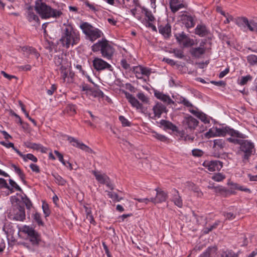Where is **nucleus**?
<instances>
[{
  "label": "nucleus",
  "mask_w": 257,
  "mask_h": 257,
  "mask_svg": "<svg viewBox=\"0 0 257 257\" xmlns=\"http://www.w3.org/2000/svg\"><path fill=\"white\" fill-rule=\"evenodd\" d=\"M124 94L125 97L133 107H136L137 109L143 108V105L132 94L126 91H124Z\"/></svg>",
  "instance_id": "obj_18"
},
{
  "label": "nucleus",
  "mask_w": 257,
  "mask_h": 257,
  "mask_svg": "<svg viewBox=\"0 0 257 257\" xmlns=\"http://www.w3.org/2000/svg\"><path fill=\"white\" fill-rule=\"evenodd\" d=\"M160 123L167 129L171 130L174 132H178L177 127L169 121L161 120Z\"/></svg>",
  "instance_id": "obj_30"
},
{
  "label": "nucleus",
  "mask_w": 257,
  "mask_h": 257,
  "mask_svg": "<svg viewBox=\"0 0 257 257\" xmlns=\"http://www.w3.org/2000/svg\"><path fill=\"white\" fill-rule=\"evenodd\" d=\"M9 182L12 188H15L17 190L19 191H22L19 186L13 180L10 179Z\"/></svg>",
  "instance_id": "obj_59"
},
{
  "label": "nucleus",
  "mask_w": 257,
  "mask_h": 257,
  "mask_svg": "<svg viewBox=\"0 0 257 257\" xmlns=\"http://www.w3.org/2000/svg\"><path fill=\"white\" fill-rule=\"evenodd\" d=\"M89 95L94 97L103 98L104 97V94L102 91L98 89H93L92 88Z\"/></svg>",
  "instance_id": "obj_34"
},
{
  "label": "nucleus",
  "mask_w": 257,
  "mask_h": 257,
  "mask_svg": "<svg viewBox=\"0 0 257 257\" xmlns=\"http://www.w3.org/2000/svg\"><path fill=\"white\" fill-rule=\"evenodd\" d=\"M33 218L39 226L44 225V222L42 220L41 216L40 213L38 212L35 213L33 214Z\"/></svg>",
  "instance_id": "obj_41"
},
{
  "label": "nucleus",
  "mask_w": 257,
  "mask_h": 257,
  "mask_svg": "<svg viewBox=\"0 0 257 257\" xmlns=\"http://www.w3.org/2000/svg\"><path fill=\"white\" fill-rule=\"evenodd\" d=\"M68 140L70 143H72V145L74 147L78 148L81 150L85 151L88 153H92L93 151L91 149H90L89 147L85 145L82 142H79L77 140L75 139L74 138L70 137L68 139Z\"/></svg>",
  "instance_id": "obj_17"
},
{
  "label": "nucleus",
  "mask_w": 257,
  "mask_h": 257,
  "mask_svg": "<svg viewBox=\"0 0 257 257\" xmlns=\"http://www.w3.org/2000/svg\"><path fill=\"white\" fill-rule=\"evenodd\" d=\"M21 245H22L24 247H25L29 249L30 251H34L35 250V248L34 247V246L32 245V244H30L27 242H22L21 243Z\"/></svg>",
  "instance_id": "obj_54"
},
{
  "label": "nucleus",
  "mask_w": 257,
  "mask_h": 257,
  "mask_svg": "<svg viewBox=\"0 0 257 257\" xmlns=\"http://www.w3.org/2000/svg\"><path fill=\"white\" fill-rule=\"evenodd\" d=\"M153 110L155 117L159 118L163 112H166V107L161 103L158 102L153 107Z\"/></svg>",
  "instance_id": "obj_22"
},
{
  "label": "nucleus",
  "mask_w": 257,
  "mask_h": 257,
  "mask_svg": "<svg viewBox=\"0 0 257 257\" xmlns=\"http://www.w3.org/2000/svg\"><path fill=\"white\" fill-rule=\"evenodd\" d=\"M152 136L154 138H155L162 142H166L167 140V137H166V136H165L163 135L158 134L156 132H152Z\"/></svg>",
  "instance_id": "obj_42"
},
{
  "label": "nucleus",
  "mask_w": 257,
  "mask_h": 257,
  "mask_svg": "<svg viewBox=\"0 0 257 257\" xmlns=\"http://www.w3.org/2000/svg\"><path fill=\"white\" fill-rule=\"evenodd\" d=\"M237 138H229L227 139L228 141L229 142L232 143L234 144H237L239 145L240 146L242 144V142L244 141V140H241L240 139L241 138H239L236 137Z\"/></svg>",
  "instance_id": "obj_44"
},
{
  "label": "nucleus",
  "mask_w": 257,
  "mask_h": 257,
  "mask_svg": "<svg viewBox=\"0 0 257 257\" xmlns=\"http://www.w3.org/2000/svg\"><path fill=\"white\" fill-rule=\"evenodd\" d=\"M213 142V148L217 150L222 149L225 146V142L223 139H215Z\"/></svg>",
  "instance_id": "obj_32"
},
{
  "label": "nucleus",
  "mask_w": 257,
  "mask_h": 257,
  "mask_svg": "<svg viewBox=\"0 0 257 257\" xmlns=\"http://www.w3.org/2000/svg\"><path fill=\"white\" fill-rule=\"evenodd\" d=\"M239 154L241 155L242 161L246 162L250 157L255 153L254 145L253 143L245 140L239 147Z\"/></svg>",
  "instance_id": "obj_5"
},
{
  "label": "nucleus",
  "mask_w": 257,
  "mask_h": 257,
  "mask_svg": "<svg viewBox=\"0 0 257 257\" xmlns=\"http://www.w3.org/2000/svg\"><path fill=\"white\" fill-rule=\"evenodd\" d=\"M195 137L192 136L185 135L184 132H179V140L180 141H184L188 143H192L194 141Z\"/></svg>",
  "instance_id": "obj_28"
},
{
  "label": "nucleus",
  "mask_w": 257,
  "mask_h": 257,
  "mask_svg": "<svg viewBox=\"0 0 257 257\" xmlns=\"http://www.w3.org/2000/svg\"><path fill=\"white\" fill-rule=\"evenodd\" d=\"M42 209L46 217L50 215V211L47 204L43 203L42 205Z\"/></svg>",
  "instance_id": "obj_55"
},
{
  "label": "nucleus",
  "mask_w": 257,
  "mask_h": 257,
  "mask_svg": "<svg viewBox=\"0 0 257 257\" xmlns=\"http://www.w3.org/2000/svg\"><path fill=\"white\" fill-rule=\"evenodd\" d=\"M24 145L28 148L32 149L36 151H40L42 153H46L47 149L40 144L33 143L30 142H26Z\"/></svg>",
  "instance_id": "obj_21"
},
{
  "label": "nucleus",
  "mask_w": 257,
  "mask_h": 257,
  "mask_svg": "<svg viewBox=\"0 0 257 257\" xmlns=\"http://www.w3.org/2000/svg\"><path fill=\"white\" fill-rule=\"evenodd\" d=\"M202 165L210 172L219 171L223 167V163L218 160H207Z\"/></svg>",
  "instance_id": "obj_12"
},
{
  "label": "nucleus",
  "mask_w": 257,
  "mask_h": 257,
  "mask_svg": "<svg viewBox=\"0 0 257 257\" xmlns=\"http://www.w3.org/2000/svg\"><path fill=\"white\" fill-rule=\"evenodd\" d=\"M235 23L239 27H247L251 31H257V23L254 20L248 21L245 17H240L236 20Z\"/></svg>",
  "instance_id": "obj_10"
},
{
  "label": "nucleus",
  "mask_w": 257,
  "mask_h": 257,
  "mask_svg": "<svg viewBox=\"0 0 257 257\" xmlns=\"http://www.w3.org/2000/svg\"><path fill=\"white\" fill-rule=\"evenodd\" d=\"M192 153L195 157H201L203 155V152L200 149H194L192 151Z\"/></svg>",
  "instance_id": "obj_57"
},
{
  "label": "nucleus",
  "mask_w": 257,
  "mask_h": 257,
  "mask_svg": "<svg viewBox=\"0 0 257 257\" xmlns=\"http://www.w3.org/2000/svg\"><path fill=\"white\" fill-rule=\"evenodd\" d=\"M107 195L110 198L117 201H119L121 199V198H119L118 195L114 192L107 191Z\"/></svg>",
  "instance_id": "obj_51"
},
{
  "label": "nucleus",
  "mask_w": 257,
  "mask_h": 257,
  "mask_svg": "<svg viewBox=\"0 0 257 257\" xmlns=\"http://www.w3.org/2000/svg\"><path fill=\"white\" fill-rule=\"evenodd\" d=\"M252 77L249 75L243 76L241 77L240 79L239 80L238 84L241 85H244L246 84L248 81H250Z\"/></svg>",
  "instance_id": "obj_43"
},
{
  "label": "nucleus",
  "mask_w": 257,
  "mask_h": 257,
  "mask_svg": "<svg viewBox=\"0 0 257 257\" xmlns=\"http://www.w3.org/2000/svg\"><path fill=\"white\" fill-rule=\"evenodd\" d=\"M56 86L55 84H53L51 85L50 89L47 90V93L49 95H52L53 94L54 91L56 90Z\"/></svg>",
  "instance_id": "obj_61"
},
{
  "label": "nucleus",
  "mask_w": 257,
  "mask_h": 257,
  "mask_svg": "<svg viewBox=\"0 0 257 257\" xmlns=\"http://www.w3.org/2000/svg\"><path fill=\"white\" fill-rule=\"evenodd\" d=\"M183 21L187 28H192L194 26L193 19L191 16H184L183 17Z\"/></svg>",
  "instance_id": "obj_31"
},
{
  "label": "nucleus",
  "mask_w": 257,
  "mask_h": 257,
  "mask_svg": "<svg viewBox=\"0 0 257 257\" xmlns=\"http://www.w3.org/2000/svg\"><path fill=\"white\" fill-rule=\"evenodd\" d=\"M30 167L33 172H35L36 173H39L40 172V169H39V166L36 164H31L30 165Z\"/></svg>",
  "instance_id": "obj_64"
},
{
  "label": "nucleus",
  "mask_w": 257,
  "mask_h": 257,
  "mask_svg": "<svg viewBox=\"0 0 257 257\" xmlns=\"http://www.w3.org/2000/svg\"><path fill=\"white\" fill-rule=\"evenodd\" d=\"M54 62L57 66H60L61 75L63 80L65 81L69 71V63L65 60H64L62 57L60 55H57L55 57Z\"/></svg>",
  "instance_id": "obj_8"
},
{
  "label": "nucleus",
  "mask_w": 257,
  "mask_h": 257,
  "mask_svg": "<svg viewBox=\"0 0 257 257\" xmlns=\"http://www.w3.org/2000/svg\"><path fill=\"white\" fill-rule=\"evenodd\" d=\"M133 72L135 74L136 77L140 79L143 78L144 75L149 76L151 73L150 69L140 65L134 67Z\"/></svg>",
  "instance_id": "obj_14"
},
{
  "label": "nucleus",
  "mask_w": 257,
  "mask_h": 257,
  "mask_svg": "<svg viewBox=\"0 0 257 257\" xmlns=\"http://www.w3.org/2000/svg\"><path fill=\"white\" fill-rule=\"evenodd\" d=\"M142 13H144L145 16L148 19L149 21L153 22L154 21L155 18L151 11H149L145 7H142Z\"/></svg>",
  "instance_id": "obj_36"
},
{
  "label": "nucleus",
  "mask_w": 257,
  "mask_h": 257,
  "mask_svg": "<svg viewBox=\"0 0 257 257\" xmlns=\"http://www.w3.org/2000/svg\"><path fill=\"white\" fill-rule=\"evenodd\" d=\"M27 19L30 22L40 23L39 19L33 12V9L32 7L29 6L27 8Z\"/></svg>",
  "instance_id": "obj_23"
},
{
  "label": "nucleus",
  "mask_w": 257,
  "mask_h": 257,
  "mask_svg": "<svg viewBox=\"0 0 257 257\" xmlns=\"http://www.w3.org/2000/svg\"><path fill=\"white\" fill-rule=\"evenodd\" d=\"M248 62L251 65H254L257 63V56L255 55H249L247 57Z\"/></svg>",
  "instance_id": "obj_46"
},
{
  "label": "nucleus",
  "mask_w": 257,
  "mask_h": 257,
  "mask_svg": "<svg viewBox=\"0 0 257 257\" xmlns=\"http://www.w3.org/2000/svg\"><path fill=\"white\" fill-rule=\"evenodd\" d=\"M22 199L27 208L28 209H30L32 205L31 201L27 197H25V198H22Z\"/></svg>",
  "instance_id": "obj_60"
},
{
  "label": "nucleus",
  "mask_w": 257,
  "mask_h": 257,
  "mask_svg": "<svg viewBox=\"0 0 257 257\" xmlns=\"http://www.w3.org/2000/svg\"><path fill=\"white\" fill-rule=\"evenodd\" d=\"M174 37L177 42L180 44H182L184 47H191L194 45V40L190 38L184 32L175 33Z\"/></svg>",
  "instance_id": "obj_9"
},
{
  "label": "nucleus",
  "mask_w": 257,
  "mask_h": 257,
  "mask_svg": "<svg viewBox=\"0 0 257 257\" xmlns=\"http://www.w3.org/2000/svg\"><path fill=\"white\" fill-rule=\"evenodd\" d=\"M155 191H156V197H151V202L154 204H157L165 202L168 197L167 193L158 188H156Z\"/></svg>",
  "instance_id": "obj_15"
},
{
  "label": "nucleus",
  "mask_w": 257,
  "mask_h": 257,
  "mask_svg": "<svg viewBox=\"0 0 257 257\" xmlns=\"http://www.w3.org/2000/svg\"><path fill=\"white\" fill-rule=\"evenodd\" d=\"M9 219L16 221H23L26 218L25 208L21 206H16L9 213Z\"/></svg>",
  "instance_id": "obj_7"
},
{
  "label": "nucleus",
  "mask_w": 257,
  "mask_h": 257,
  "mask_svg": "<svg viewBox=\"0 0 257 257\" xmlns=\"http://www.w3.org/2000/svg\"><path fill=\"white\" fill-rule=\"evenodd\" d=\"M222 215L225 217V220H232L235 218L236 214L231 212H224Z\"/></svg>",
  "instance_id": "obj_50"
},
{
  "label": "nucleus",
  "mask_w": 257,
  "mask_h": 257,
  "mask_svg": "<svg viewBox=\"0 0 257 257\" xmlns=\"http://www.w3.org/2000/svg\"><path fill=\"white\" fill-rule=\"evenodd\" d=\"M205 136L208 139L218 137L216 132V127L209 129V131L205 134Z\"/></svg>",
  "instance_id": "obj_38"
},
{
  "label": "nucleus",
  "mask_w": 257,
  "mask_h": 257,
  "mask_svg": "<svg viewBox=\"0 0 257 257\" xmlns=\"http://www.w3.org/2000/svg\"><path fill=\"white\" fill-rule=\"evenodd\" d=\"M22 50L24 52L25 54L30 55L32 51H34V48L30 47H23Z\"/></svg>",
  "instance_id": "obj_52"
},
{
  "label": "nucleus",
  "mask_w": 257,
  "mask_h": 257,
  "mask_svg": "<svg viewBox=\"0 0 257 257\" xmlns=\"http://www.w3.org/2000/svg\"><path fill=\"white\" fill-rule=\"evenodd\" d=\"M216 246L208 247L207 249L200 255V257H212L216 254Z\"/></svg>",
  "instance_id": "obj_27"
},
{
  "label": "nucleus",
  "mask_w": 257,
  "mask_h": 257,
  "mask_svg": "<svg viewBox=\"0 0 257 257\" xmlns=\"http://www.w3.org/2000/svg\"><path fill=\"white\" fill-rule=\"evenodd\" d=\"M193 192L196 193V195L197 197H202L203 194L202 191L199 189V188L195 186L194 184H193V188L192 189Z\"/></svg>",
  "instance_id": "obj_53"
},
{
  "label": "nucleus",
  "mask_w": 257,
  "mask_h": 257,
  "mask_svg": "<svg viewBox=\"0 0 257 257\" xmlns=\"http://www.w3.org/2000/svg\"><path fill=\"white\" fill-rule=\"evenodd\" d=\"M52 176L55 179V182L58 184L59 185H65L66 181L63 179L61 176H60L58 174H53Z\"/></svg>",
  "instance_id": "obj_35"
},
{
  "label": "nucleus",
  "mask_w": 257,
  "mask_h": 257,
  "mask_svg": "<svg viewBox=\"0 0 257 257\" xmlns=\"http://www.w3.org/2000/svg\"><path fill=\"white\" fill-rule=\"evenodd\" d=\"M171 11L175 13L177 12L179 10L184 7V5L182 4H177L174 5H170Z\"/></svg>",
  "instance_id": "obj_47"
},
{
  "label": "nucleus",
  "mask_w": 257,
  "mask_h": 257,
  "mask_svg": "<svg viewBox=\"0 0 257 257\" xmlns=\"http://www.w3.org/2000/svg\"><path fill=\"white\" fill-rule=\"evenodd\" d=\"M35 9L42 19L57 18L62 14L60 11L52 9L42 0L36 1Z\"/></svg>",
  "instance_id": "obj_3"
},
{
  "label": "nucleus",
  "mask_w": 257,
  "mask_h": 257,
  "mask_svg": "<svg viewBox=\"0 0 257 257\" xmlns=\"http://www.w3.org/2000/svg\"><path fill=\"white\" fill-rule=\"evenodd\" d=\"M92 173L94 175L96 180L100 184H103L107 180H109V177L105 174H102L96 171H92Z\"/></svg>",
  "instance_id": "obj_25"
},
{
  "label": "nucleus",
  "mask_w": 257,
  "mask_h": 257,
  "mask_svg": "<svg viewBox=\"0 0 257 257\" xmlns=\"http://www.w3.org/2000/svg\"><path fill=\"white\" fill-rule=\"evenodd\" d=\"M173 191L174 192V194L172 200L176 205L181 208L183 206V202L181 197L179 195V192L177 190L174 189Z\"/></svg>",
  "instance_id": "obj_29"
},
{
  "label": "nucleus",
  "mask_w": 257,
  "mask_h": 257,
  "mask_svg": "<svg viewBox=\"0 0 257 257\" xmlns=\"http://www.w3.org/2000/svg\"><path fill=\"white\" fill-rule=\"evenodd\" d=\"M22 231L28 235L30 242L35 248L39 246L41 241V235L34 228L29 226L24 225Z\"/></svg>",
  "instance_id": "obj_6"
},
{
  "label": "nucleus",
  "mask_w": 257,
  "mask_h": 257,
  "mask_svg": "<svg viewBox=\"0 0 257 257\" xmlns=\"http://www.w3.org/2000/svg\"><path fill=\"white\" fill-rule=\"evenodd\" d=\"M92 88H91L88 85L84 84L82 86V90L86 91L87 95H89Z\"/></svg>",
  "instance_id": "obj_63"
},
{
  "label": "nucleus",
  "mask_w": 257,
  "mask_h": 257,
  "mask_svg": "<svg viewBox=\"0 0 257 257\" xmlns=\"http://www.w3.org/2000/svg\"><path fill=\"white\" fill-rule=\"evenodd\" d=\"M155 96L158 99L162 100V101L170 104L174 103V101L171 99L169 96L163 94L159 91L155 92Z\"/></svg>",
  "instance_id": "obj_26"
},
{
  "label": "nucleus",
  "mask_w": 257,
  "mask_h": 257,
  "mask_svg": "<svg viewBox=\"0 0 257 257\" xmlns=\"http://www.w3.org/2000/svg\"><path fill=\"white\" fill-rule=\"evenodd\" d=\"M0 188H6L10 189L6 181L3 178H0Z\"/></svg>",
  "instance_id": "obj_62"
},
{
  "label": "nucleus",
  "mask_w": 257,
  "mask_h": 257,
  "mask_svg": "<svg viewBox=\"0 0 257 257\" xmlns=\"http://www.w3.org/2000/svg\"><path fill=\"white\" fill-rule=\"evenodd\" d=\"M93 52H100L102 57L107 60L112 59L115 49L110 42L105 39H102L91 46Z\"/></svg>",
  "instance_id": "obj_2"
},
{
  "label": "nucleus",
  "mask_w": 257,
  "mask_h": 257,
  "mask_svg": "<svg viewBox=\"0 0 257 257\" xmlns=\"http://www.w3.org/2000/svg\"><path fill=\"white\" fill-rule=\"evenodd\" d=\"M12 166L14 169V170L16 172V173L18 174V175L19 176L22 181L23 182H24V183H26V181L25 180V176L24 174L23 173V172L22 171V170L20 169V168L18 167L14 164H13L12 165Z\"/></svg>",
  "instance_id": "obj_37"
},
{
  "label": "nucleus",
  "mask_w": 257,
  "mask_h": 257,
  "mask_svg": "<svg viewBox=\"0 0 257 257\" xmlns=\"http://www.w3.org/2000/svg\"><path fill=\"white\" fill-rule=\"evenodd\" d=\"M217 257H238L237 255L231 250L222 251Z\"/></svg>",
  "instance_id": "obj_33"
},
{
  "label": "nucleus",
  "mask_w": 257,
  "mask_h": 257,
  "mask_svg": "<svg viewBox=\"0 0 257 257\" xmlns=\"http://www.w3.org/2000/svg\"><path fill=\"white\" fill-rule=\"evenodd\" d=\"M175 56L178 58H182L184 57L183 52L181 50H174Z\"/></svg>",
  "instance_id": "obj_58"
},
{
  "label": "nucleus",
  "mask_w": 257,
  "mask_h": 257,
  "mask_svg": "<svg viewBox=\"0 0 257 257\" xmlns=\"http://www.w3.org/2000/svg\"><path fill=\"white\" fill-rule=\"evenodd\" d=\"M138 98L143 103H148L149 102V98L143 92H139L137 95Z\"/></svg>",
  "instance_id": "obj_48"
},
{
  "label": "nucleus",
  "mask_w": 257,
  "mask_h": 257,
  "mask_svg": "<svg viewBox=\"0 0 257 257\" xmlns=\"http://www.w3.org/2000/svg\"><path fill=\"white\" fill-rule=\"evenodd\" d=\"M159 32L165 38H169L171 35V26L168 24L163 26L161 25L158 27Z\"/></svg>",
  "instance_id": "obj_24"
},
{
  "label": "nucleus",
  "mask_w": 257,
  "mask_h": 257,
  "mask_svg": "<svg viewBox=\"0 0 257 257\" xmlns=\"http://www.w3.org/2000/svg\"><path fill=\"white\" fill-rule=\"evenodd\" d=\"M22 158L24 161H27V160H30L34 162H37L38 161L37 158L32 154H28L27 155H24Z\"/></svg>",
  "instance_id": "obj_45"
},
{
  "label": "nucleus",
  "mask_w": 257,
  "mask_h": 257,
  "mask_svg": "<svg viewBox=\"0 0 257 257\" xmlns=\"http://www.w3.org/2000/svg\"><path fill=\"white\" fill-rule=\"evenodd\" d=\"M63 112L67 113L70 115H73L76 113L75 106L72 104L68 105L65 109L64 110Z\"/></svg>",
  "instance_id": "obj_40"
},
{
  "label": "nucleus",
  "mask_w": 257,
  "mask_h": 257,
  "mask_svg": "<svg viewBox=\"0 0 257 257\" xmlns=\"http://www.w3.org/2000/svg\"><path fill=\"white\" fill-rule=\"evenodd\" d=\"M204 43H200V46L197 48H193L190 50V54L195 58H199L205 52L204 47Z\"/></svg>",
  "instance_id": "obj_20"
},
{
  "label": "nucleus",
  "mask_w": 257,
  "mask_h": 257,
  "mask_svg": "<svg viewBox=\"0 0 257 257\" xmlns=\"http://www.w3.org/2000/svg\"><path fill=\"white\" fill-rule=\"evenodd\" d=\"M92 63L94 69L97 71H101L105 69L112 70L111 66L101 58L96 57L93 59Z\"/></svg>",
  "instance_id": "obj_13"
},
{
  "label": "nucleus",
  "mask_w": 257,
  "mask_h": 257,
  "mask_svg": "<svg viewBox=\"0 0 257 257\" xmlns=\"http://www.w3.org/2000/svg\"><path fill=\"white\" fill-rule=\"evenodd\" d=\"M184 128L190 131L194 130L198 125V121L192 116L186 117L183 121Z\"/></svg>",
  "instance_id": "obj_16"
},
{
  "label": "nucleus",
  "mask_w": 257,
  "mask_h": 257,
  "mask_svg": "<svg viewBox=\"0 0 257 257\" xmlns=\"http://www.w3.org/2000/svg\"><path fill=\"white\" fill-rule=\"evenodd\" d=\"M195 34L201 37H203L209 35V30L203 24L198 25L195 29Z\"/></svg>",
  "instance_id": "obj_19"
},
{
  "label": "nucleus",
  "mask_w": 257,
  "mask_h": 257,
  "mask_svg": "<svg viewBox=\"0 0 257 257\" xmlns=\"http://www.w3.org/2000/svg\"><path fill=\"white\" fill-rule=\"evenodd\" d=\"M80 41V34L70 24H64L61 28V38L59 39L62 46L66 49L77 45Z\"/></svg>",
  "instance_id": "obj_1"
},
{
  "label": "nucleus",
  "mask_w": 257,
  "mask_h": 257,
  "mask_svg": "<svg viewBox=\"0 0 257 257\" xmlns=\"http://www.w3.org/2000/svg\"><path fill=\"white\" fill-rule=\"evenodd\" d=\"M54 153L56 154L57 157H58L59 160L62 163L63 165H66V162L64 161L63 159V155L59 153L58 151L55 150Z\"/></svg>",
  "instance_id": "obj_56"
},
{
  "label": "nucleus",
  "mask_w": 257,
  "mask_h": 257,
  "mask_svg": "<svg viewBox=\"0 0 257 257\" xmlns=\"http://www.w3.org/2000/svg\"><path fill=\"white\" fill-rule=\"evenodd\" d=\"M80 27L88 39L91 42H94L103 35V33L99 29L93 27L87 22L81 24Z\"/></svg>",
  "instance_id": "obj_4"
},
{
  "label": "nucleus",
  "mask_w": 257,
  "mask_h": 257,
  "mask_svg": "<svg viewBox=\"0 0 257 257\" xmlns=\"http://www.w3.org/2000/svg\"><path fill=\"white\" fill-rule=\"evenodd\" d=\"M119 120L123 126H130L131 125V122L123 116H119Z\"/></svg>",
  "instance_id": "obj_49"
},
{
  "label": "nucleus",
  "mask_w": 257,
  "mask_h": 257,
  "mask_svg": "<svg viewBox=\"0 0 257 257\" xmlns=\"http://www.w3.org/2000/svg\"><path fill=\"white\" fill-rule=\"evenodd\" d=\"M225 178V176L221 173H215L211 179L216 182L222 181Z\"/></svg>",
  "instance_id": "obj_39"
},
{
  "label": "nucleus",
  "mask_w": 257,
  "mask_h": 257,
  "mask_svg": "<svg viewBox=\"0 0 257 257\" xmlns=\"http://www.w3.org/2000/svg\"><path fill=\"white\" fill-rule=\"evenodd\" d=\"M216 132L218 137H223L225 136L227 134L230 135L231 137H237L239 138H242V139L245 138V136L239 132L230 129L228 127L225 128H217L216 127Z\"/></svg>",
  "instance_id": "obj_11"
}]
</instances>
